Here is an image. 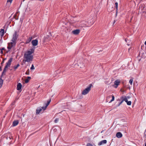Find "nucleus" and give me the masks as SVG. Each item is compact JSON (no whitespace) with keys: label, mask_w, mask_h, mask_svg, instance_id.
I'll return each instance as SVG.
<instances>
[{"label":"nucleus","mask_w":146,"mask_h":146,"mask_svg":"<svg viewBox=\"0 0 146 146\" xmlns=\"http://www.w3.org/2000/svg\"><path fill=\"white\" fill-rule=\"evenodd\" d=\"M34 48H33L31 49L30 50H28L25 52L23 60L24 63L26 62H29L32 61L33 56L32 54L34 52Z\"/></svg>","instance_id":"1"},{"label":"nucleus","mask_w":146,"mask_h":146,"mask_svg":"<svg viewBox=\"0 0 146 146\" xmlns=\"http://www.w3.org/2000/svg\"><path fill=\"white\" fill-rule=\"evenodd\" d=\"M51 100V99H49L47 101V103L46 104V106L45 107H43L41 108H38L36 110V113L38 114L40 112H42V109H43V111L45 110L49 104Z\"/></svg>","instance_id":"2"},{"label":"nucleus","mask_w":146,"mask_h":146,"mask_svg":"<svg viewBox=\"0 0 146 146\" xmlns=\"http://www.w3.org/2000/svg\"><path fill=\"white\" fill-rule=\"evenodd\" d=\"M92 86V85L91 84H90L86 88L83 90L82 94L83 95H86L88 94L91 90Z\"/></svg>","instance_id":"3"},{"label":"nucleus","mask_w":146,"mask_h":146,"mask_svg":"<svg viewBox=\"0 0 146 146\" xmlns=\"http://www.w3.org/2000/svg\"><path fill=\"white\" fill-rule=\"evenodd\" d=\"M16 43L13 41L8 43L7 47V51H6V52H9L12 48L14 47L15 46Z\"/></svg>","instance_id":"4"},{"label":"nucleus","mask_w":146,"mask_h":146,"mask_svg":"<svg viewBox=\"0 0 146 146\" xmlns=\"http://www.w3.org/2000/svg\"><path fill=\"white\" fill-rule=\"evenodd\" d=\"M12 58H11L9 59L8 61V62L6 63V65L5 66L3 70L2 73V74H3L4 73H5L8 67H9L11 65V63L12 61Z\"/></svg>","instance_id":"5"},{"label":"nucleus","mask_w":146,"mask_h":146,"mask_svg":"<svg viewBox=\"0 0 146 146\" xmlns=\"http://www.w3.org/2000/svg\"><path fill=\"white\" fill-rule=\"evenodd\" d=\"M18 36V35L17 34V32H15L13 34V37L11 40V41L14 42L16 43Z\"/></svg>","instance_id":"6"},{"label":"nucleus","mask_w":146,"mask_h":146,"mask_svg":"<svg viewBox=\"0 0 146 146\" xmlns=\"http://www.w3.org/2000/svg\"><path fill=\"white\" fill-rule=\"evenodd\" d=\"M120 83V81L119 80H117L114 82V84L113 85V86L115 88H117Z\"/></svg>","instance_id":"7"},{"label":"nucleus","mask_w":146,"mask_h":146,"mask_svg":"<svg viewBox=\"0 0 146 146\" xmlns=\"http://www.w3.org/2000/svg\"><path fill=\"white\" fill-rule=\"evenodd\" d=\"M80 32V29H76L72 31V33L74 35H78Z\"/></svg>","instance_id":"8"},{"label":"nucleus","mask_w":146,"mask_h":146,"mask_svg":"<svg viewBox=\"0 0 146 146\" xmlns=\"http://www.w3.org/2000/svg\"><path fill=\"white\" fill-rule=\"evenodd\" d=\"M32 44L33 46H36L38 44V40L36 39L33 40L32 41Z\"/></svg>","instance_id":"9"},{"label":"nucleus","mask_w":146,"mask_h":146,"mask_svg":"<svg viewBox=\"0 0 146 146\" xmlns=\"http://www.w3.org/2000/svg\"><path fill=\"white\" fill-rule=\"evenodd\" d=\"M116 136L117 137L120 138L122 137V135L121 132H118L117 133Z\"/></svg>","instance_id":"10"},{"label":"nucleus","mask_w":146,"mask_h":146,"mask_svg":"<svg viewBox=\"0 0 146 146\" xmlns=\"http://www.w3.org/2000/svg\"><path fill=\"white\" fill-rule=\"evenodd\" d=\"M107 142L106 140H103L100 143H99L98 145H103V144L106 143Z\"/></svg>","instance_id":"11"},{"label":"nucleus","mask_w":146,"mask_h":146,"mask_svg":"<svg viewBox=\"0 0 146 146\" xmlns=\"http://www.w3.org/2000/svg\"><path fill=\"white\" fill-rule=\"evenodd\" d=\"M22 85L21 83H19L17 85V89L18 90H20L21 88Z\"/></svg>","instance_id":"12"},{"label":"nucleus","mask_w":146,"mask_h":146,"mask_svg":"<svg viewBox=\"0 0 146 146\" xmlns=\"http://www.w3.org/2000/svg\"><path fill=\"white\" fill-rule=\"evenodd\" d=\"M4 30L3 29H1L0 30V35L2 37L4 35Z\"/></svg>","instance_id":"13"},{"label":"nucleus","mask_w":146,"mask_h":146,"mask_svg":"<svg viewBox=\"0 0 146 146\" xmlns=\"http://www.w3.org/2000/svg\"><path fill=\"white\" fill-rule=\"evenodd\" d=\"M123 100H124L127 103V104L128 105H130L131 104V101H128V100L126 99H124Z\"/></svg>","instance_id":"14"},{"label":"nucleus","mask_w":146,"mask_h":146,"mask_svg":"<svg viewBox=\"0 0 146 146\" xmlns=\"http://www.w3.org/2000/svg\"><path fill=\"white\" fill-rule=\"evenodd\" d=\"M19 123V121L18 120H16L13 121V126H16Z\"/></svg>","instance_id":"15"},{"label":"nucleus","mask_w":146,"mask_h":146,"mask_svg":"<svg viewBox=\"0 0 146 146\" xmlns=\"http://www.w3.org/2000/svg\"><path fill=\"white\" fill-rule=\"evenodd\" d=\"M31 77H30L28 76L27 77V78L26 79L25 81V82L26 83H28L29 80L31 79Z\"/></svg>","instance_id":"16"},{"label":"nucleus","mask_w":146,"mask_h":146,"mask_svg":"<svg viewBox=\"0 0 146 146\" xmlns=\"http://www.w3.org/2000/svg\"><path fill=\"white\" fill-rule=\"evenodd\" d=\"M114 9L113 7H110L108 9V11L109 12H111Z\"/></svg>","instance_id":"17"},{"label":"nucleus","mask_w":146,"mask_h":146,"mask_svg":"<svg viewBox=\"0 0 146 146\" xmlns=\"http://www.w3.org/2000/svg\"><path fill=\"white\" fill-rule=\"evenodd\" d=\"M32 37H29L26 41L27 43H29V42L32 40Z\"/></svg>","instance_id":"18"},{"label":"nucleus","mask_w":146,"mask_h":146,"mask_svg":"<svg viewBox=\"0 0 146 146\" xmlns=\"http://www.w3.org/2000/svg\"><path fill=\"white\" fill-rule=\"evenodd\" d=\"M111 97L112 98V99L110 100V102H109V103H110L111 102L113 101L114 100L115 97H114V96L113 95H111Z\"/></svg>","instance_id":"19"},{"label":"nucleus","mask_w":146,"mask_h":146,"mask_svg":"<svg viewBox=\"0 0 146 146\" xmlns=\"http://www.w3.org/2000/svg\"><path fill=\"white\" fill-rule=\"evenodd\" d=\"M130 98V97L129 96H123L121 97V99H123V100L125 99H126L127 100H128V99H129Z\"/></svg>","instance_id":"20"},{"label":"nucleus","mask_w":146,"mask_h":146,"mask_svg":"<svg viewBox=\"0 0 146 146\" xmlns=\"http://www.w3.org/2000/svg\"><path fill=\"white\" fill-rule=\"evenodd\" d=\"M111 98V95H110L109 96H108L107 97L106 99V101L107 102H108L109 101V99L110 98Z\"/></svg>","instance_id":"21"},{"label":"nucleus","mask_w":146,"mask_h":146,"mask_svg":"<svg viewBox=\"0 0 146 146\" xmlns=\"http://www.w3.org/2000/svg\"><path fill=\"white\" fill-rule=\"evenodd\" d=\"M17 13L14 16V17L16 20H17L18 19V17L17 15V13Z\"/></svg>","instance_id":"22"},{"label":"nucleus","mask_w":146,"mask_h":146,"mask_svg":"<svg viewBox=\"0 0 146 146\" xmlns=\"http://www.w3.org/2000/svg\"><path fill=\"white\" fill-rule=\"evenodd\" d=\"M19 66V64H17V65L16 66H14V68L15 69V70H16V69Z\"/></svg>","instance_id":"23"},{"label":"nucleus","mask_w":146,"mask_h":146,"mask_svg":"<svg viewBox=\"0 0 146 146\" xmlns=\"http://www.w3.org/2000/svg\"><path fill=\"white\" fill-rule=\"evenodd\" d=\"M2 50H4V52L5 53H8V52H6V51H7V50H6L4 48H3L2 49H1Z\"/></svg>","instance_id":"24"},{"label":"nucleus","mask_w":146,"mask_h":146,"mask_svg":"<svg viewBox=\"0 0 146 146\" xmlns=\"http://www.w3.org/2000/svg\"><path fill=\"white\" fill-rule=\"evenodd\" d=\"M115 8H116L117 11V9L118 3H117L116 2V3H115Z\"/></svg>","instance_id":"25"},{"label":"nucleus","mask_w":146,"mask_h":146,"mask_svg":"<svg viewBox=\"0 0 146 146\" xmlns=\"http://www.w3.org/2000/svg\"><path fill=\"white\" fill-rule=\"evenodd\" d=\"M133 80L132 79H131L129 81V83L131 84L132 85L133 83Z\"/></svg>","instance_id":"26"},{"label":"nucleus","mask_w":146,"mask_h":146,"mask_svg":"<svg viewBox=\"0 0 146 146\" xmlns=\"http://www.w3.org/2000/svg\"><path fill=\"white\" fill-rule=\"evenodd\" d=\"M29 69L26 72V74L29 75Z\"/></svg>","instance_id":"27"},{"label":"nucleus","mask_w":146,"mask_h":146,"mask_svg":"<svg viewBox=\"0 0 146 146\" xmlns=\"http://www.w3.org/2000/svg\"><path fill=\"white\" fill-rule=\"evenodd\" d=\"M121 99L122 100L119 103V105H118V106H119L121 104H122L123 102V101H124V100H123V99Z\"/></svg>","instance_id":"28"},{"label":"nucleus","mask_w":146,"mask_h":146,"mask_svg":"<svg viewBox=\"0 0 146 146\" xmlns=\"http://www.w3.org/2000/svg\"><path fill=\"white\" fill-rule=\"evenodd\" d=\"M58 118H56L55 120H54V122L55 123H57L58 121Z\"/></svg>","instance_id":"29"},{"label":"nucleus","mask_w":146,"mask_h":146,"mask_svg":"<svg viewBox=\"0 0 146 146\" xmlns=\"http://www.w3.org/2000/svg\"><path fill=\"white\" fill-rule=\"evenodd\" d=\"M35 69V67L33 64L32 65V66L31 68V70H34Z\"/></svg>","instance_id":"30"},{"label":"nucleus","mask_w":146,"mask_h":146,"mask_svg":"<svg viewBox=\"0 0 146 146\" xmlns=\"http://www.w3.org/2000/svg\"><path fill=\"white\" fill-rule=\"evenodd\" d=\"M2 81L1 80H0V88L2 86Z\"/></svg>","instance_id":"31"},{"label":"nucleus","mask_w":146,"mask_h":146,"mask_svg":"<svg viewBox=\"0 0 146 146\" xmlns=\"http://www.w3.org/2000/svg\"><path fill=\"white\" fill-rule=\"evenodd\" d=\"M78 66H80V68H82L84 66L83 64H82V65H80V64H78Z\"/></svg>","instance_id":"32"},{"label":"nucleus","mask_w":146,"mask_h":146,"mask_svg":"<svg viewBox=\"0 0 146 146\" xmlns=\"http://www.w3.org/2000/svg\"><path fill=\"white\" fill-rule=\"evenodd\" d=\"M13 0H7V2H10L11 3L12 2Z\"/></svg>","instance_id":"33"},{"label":"nucleus","mask_w":146,"mask_h":146,"mask_svg":"<svg viewBox=\"0 0 146 146\" xmlns=\"http://www.w3.org/2000/svg\"><path fill=\"white\" fill-rule=\"evenodd\" d=\"M9 138L10 139H13V137L12 136H11L9 137Z\"/></svg>","instance_id":"34"},{"label":"nucleus","mask_w":146,"mask_h":146,"mask_svg":"<svg viewBox=\"0 0 146 146\" xmlns=\"http://www.w3.org/2000/svg\"><path fill=\"white\" fill-rule=\"evenodd\" d=\"M1 52H0L1 54H3V50H1Z\"/></svg>","instance_id":"35"},{"label":"nucleus","mask_w":146,"mask_h":146,"mask_svg":"<svg viewBox=\"0 0 146 146\" xmlns=\"http://www.w3.org/2000/svg\"><path fill=\"white\" fill-rule=\"evenodd\" d=\"M90 145H91L90 144L88 143V144H87V146H90Z\"/></svg>","instance_id":"36"},{"label":"nucleus","mask_w":146,"mask_h":146,"mask_svg":"<svg viewBox=\"0 0 146 146\" xmlns=\"http://www.w3.org/2000/svg\"><path fill=\"white\" fill-rule=\"evenodd\" d=\"M2 70V68H1V67H0V70Z\"/></svg>","instance_id":"37"},{"label":"nucleus","mask_w":146,"mask_h":146,"mask_svg":"<svg viewBox=\"0 0 146 146\" xmlns=\"http://www.w3.org/2000/svg\"><path fill=\"white\" fill-rule=\"evenodd\" d=\"M145 45H146V41L145 42Z\"/></svg>","instance_id":"38"},{"label":"nucleus","mask_w":146,"mask_h":146,"mask_svg":"<svg viewBox=\"0 0 146 146\" xmlns=\"http://www.w3.org/2000/svg\"><path fill=\"white\" fill-rule=\"evenodd\" d=\"M115 21H114V22H113V23H115Z\"/></svg>","instance_id":"39"},{"label":"nucleus","mask_w":146,"mask_h":146,"mask_svg":"<svg viewBox=\"0 0 146 146\" xmlns=\"http://www.w3.org/2000/svg\"><path fill=\"white\" fill-rule=\"evenodd\" d=\"M3 63V62H2L1 63Z\"/></svg>","instance_id":"40"},{"label":"nucleus","mask_w":146,"mask_h":146,"mask_svg":"<svg viewBox=\"0 0 146 146\" xmlns=\"http://www.w3.org/2000/svg\"><path fill=\"white\" fill-rule=\"evenodd\" d=\"M125 41H126V39H125Z\"/></svg>","instance_id":"41"}]
</instances>
